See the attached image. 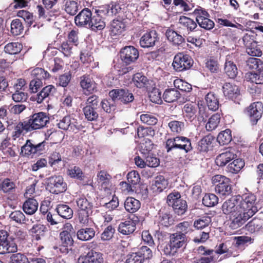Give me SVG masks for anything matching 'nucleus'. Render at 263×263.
<instances>
[{"mask_svg":"<svg viewBox=\"0 0 263 263\" xmlns=\"http://www.w3.org/2000/svg\"><path fill=\"white\" fill-rule=\"evenodd\" d=\"M240 195L232 196L224 201L221 206L223 214L231 215L229 227L232 230L237 229L246 223L244 217H242L243 216L242 210L240 209Z\"/></svg>","mask_w":263,"mask_h":263,"instance_id":"1","label":"nucleus"},{"mask_svg":"<svg viewBox=\"0 0 263 263\" xmlns=\"http://www.w3.org/2000/svg\"><path fill=\"white\" fill-rule=\"evenodd\" d=\"M120 10L119 6L116 4H110L101 7L99 10H96L95 14L92 16L89 24L88 28L95 32L102 30L106 26L103 15L112 16L116 15Z\"/></svg>","mask_w":263,"mask_h":263,"instance_id":"2","label":"nucleus"},{"mask_svg":"<svg viewBox=\"0 0 263 263\" xmlns=\"http://www.w3.org/2000/svg\"><path fill=\"white\" fill-rule=\"evenodd\" d=\"M240 209L242 210L243 217L246 222L258 211L257 208L255 205L256 198L254 194L249 193L242 196H240Z\"/></svg>","mask_w":263,"mask_h":263,"instance_id":"3","label":"nucleus"},{"mask_svg":"<svg viewBox=\"0 0 263 263\" xmlns=\"http://www.w3.org/2000/svg\"><path fill=\"white\" fill-rule=\"evenodd\" d=\"M165 148L167 153L175 149H179L187 153L193 149L191 139L186 137L179 136L167 139L165 143Z\"/></svg>","mask_w":263,"mask_h":263,"instance_id":"4","label":"nucleus"},{"mask_svg":"<svg viewBox=\"0 0 263 263\" xmlns=\"http://www.w3.org/2000/svg\"><path fill=\"white\" fill-rule=\"evenodd\" d=\"M74 233V229L70 223H66L64 226V230L60 234L61 245L60 251L64 254H68L72 251L73 240L72 235Z\"/></svg>","mask_w":263,"mask_h":263,"instance_id":"5","label":"nucleus"},{"mask_svg":"<svg viewBox=\"0 0 263 263\" xmlns=\"http://www.w3.org/2000/svg\"><path fill=\"white\" fill-rule=\"evenodd\" d=\"M186 236L181 235L179 233L170 234L169 243L163 249V252L166 255L174 256L178 250L186 245Z\"/></svg>","mask_w":263,"mask_h":263,"instance_id":"6","label":"nucleus"},{"mask_svg":"<svg viewBox=\"0 0 263 263\" xmlns=\"http://www.w3.org/2000/svg\"><path fill=\"white\" fill-rule=\"evenodd\" d=\"M217 194L222 196L230 195L232 193L230 179L224 176L216 175L212 178Z\"/></svg>","mask_w":263,"mask_h":263,"instance_id":"7","label":"nucleus"},{"mask_svg":"<svg viewBox=\"0 0 263 263\" xmlns=\"http://www.w3.org/2000/svg\"><path fill=\"white\" fill-rule=\"evenodd\" d=\"M77 204L78 207V219L81 223L87 224L89 221V217L92 213L93 204L86 198L82 197L77 199Z\"/></svg>","mask_w":263,"mask_h":263,"instance_id":"8","label":"nucleus"},{"mask_svg":"<svg viewBox=\"0 0 263 263\" xmlns=\"http://www.w3.org/2000/svg\"><path fill=\"white\" fill-rule=\"evenodd\" d=\"M166 202L169 206L173 208L174 212L178 215H183L187 210L186 201L181 198L178 192L170 193L167 197Z\"/></svg>","mask_w":263,"mask_h":263,"instance_id":"9","label":"nucleus"},{"mask_svg":"<svg viewBox=\"0 0 263 263\" xmlns=\"http://www.w3.org/2000/svg\"><path fill=\"white\" fill-rule=\"evenodd\" d=\"M26 119L31 132L42 129L49 123V117L44 112L34 113Z\"/></svg>","mask_w":263,"mask_h":263,"instance_id":"10","label":"nucleus"},{"mask_svg":"<svg viewBox=\"0 0 263 263\" xmlns=\"http://www.w3.org/2000/svg\"><path fill=\"white\" fill-rule=\"evenodd\" d=\"M109 96L112 101H119L124 105L129 104L135 99L130 90L127 88L114 89L109 92Z\"/></svg>","mask_w":263,"mask_h":263,"instance_id":"11","label":"nucleus"},{"mask_svg":"<svg viewBox=\"0 0 263 263\" xmlns=\"http://www.w3.org/2000/svg\"><path fill=\"white\" fill-rule=\"evenodd\" d=\"M47 186L51 193L54 194L65 192L67 189V183L61 175H54L47 179Z\"/></svg>","mask_w":263,"mask_h":263,"instance_id":"12","label":"nucleus"},{"mask_svg":"<svg viewBox=\"0 0 263 263\" xmlns=\"http://www.w3.org/2000/svg\"><path fill=\"white\" fill-rule=\"evenodd\" d=\"M193 63V61L190 56L183 53H178L174 58L172 66L176 71L181 72L190 69Z\"/></svg>","mask_w":263,"mask_h":263,"instance_id":"13","label":"nucleus"},{"mask_svg":"<svg viewBox=\"0 0 263 263\" xmlns=\"http://www.w3.org/2000/svg\"><path fill=\"white\" fill-rule=\"evenodd\" d=\"M9 233L5 231H0V254L16 252L17 250V245L11 240Z\"/></svg>","mask_w":263,"mask_h":263,"instance_id":"14","label":"nucleus"},{"mask_svg":"<svg viewBox=\"0 0 263 263\" xmlns=\"http://www.w3.org/2000/svg\"><path fill=\"white\" fill-rule=\"evenodd\" d=\"M139 51L133 46H127L122 48L120 52V59L126 65H130L139 58Z\"/></svg>","mask_w":263,"mask_h":263,"instance_id":"15","label":"nucleus"},{"mask_svg":"<svg viewBox=\"0 0 263 263\" xmlns=\"http://www.w3.org/2000/svg\"><path fill=\"white\" fill-rule=\"evenodd\" d=\"M245 112L252 124H256L262 116L263 104L261 102L252 103L246 108Z\"/></svg>","mask_w":263,"mask_h":263,"instance_id":"16","label":"nucleus"},{"mask_svg":"<svg viewBox=\"0 0 263 263\" xmlns=\"http://www.w3.org/2000/svg\"><path fill=\"white\" fill-rule=\"evenodd\" d=\"M242 40L248 54L253 57H260L262 55V51L257 46V42L254 40L252 35L246 34Z\"/></svg>","mask_w":263,"mask_h":263,"instance_id":"17","label":"nucleus"},{"mask_svg":"<svg viewBox=\"0 0 263 263\" xmlns=\"http://www.w3.org/2000/svg\"><path fill=\"white\" fill-rule=\"evenodd\" d=\"M46 142L45 141L38 144H33L31 140H27L24 145L21 148V154L23 156H30L40 153L45 149Z\"/></svg>","mask_w":263,"mask_h":263,"instance_id":"18","label":"nucleus"},{"mask_svg":"<svg viewBox=\"0 0 263 263\" xmlns=\"http://www.w3.org/2000/svg\"><path fill=\"white\" fill-rule=\"evenodd\" d=\"M103 254L94 250H90L86 255L78 258V263H103Z\"/></svg>","mask_w":263,"mask_h":263,"instance_id":"19","label":"nucleus"},{"mask_svg":"<svg viewBox=\"0 0 263 263\" xmlns=\"http://www.w3.org/2000/svg\"><path fill=\"white\" fill-rule=\"evenodd\" d=\"M159 40L157 32L155 30H152L141 37L140 44L143 48H149L156 45L159 42Z\"/></svg>","mask_w":263,"mask_h":263,"instance_id":"20","label":"nucleus"},{"mask_svg":"<svg viewBox=\"0 0 263 263\" xmlns=\"http://www.w3.org/2000/svg\"><path fill=\"white\" fill-rule=\"evenodd\" d=\"M92 12L88 8H84L75 16L76 25L80 27H87L92 18Z\"/></svg>","mask_w":263,"mask_h":263,"instance_id":"21","label":"nucleus"},{"mask_svg":"<svg viewBox=\"0 0 263 263\" xmlns=\"http://www.w3.org/2000/svg\"><path fill=\"white\" fill-rule=\"evenodd\" d=\"M59 128L63 130H69L72 132H76L80 128V125H78L77 120L70 116L64 117L58 124Z\"/></svg>","mask_w":263,"mask_h":263,"instance_id":"22","label":"nucleus"},{"mask_svg":"<svg viewBox=\"0 0 263 263\" xmlns=\"http://www.w3.org/2000/svg\"><path fill=\"white\" fill-rule=\"evenodd\" d=\"M236 157L237 156L233 149L227 148L225 152L216 157L215 163L218 166L222 167L235 159Z\"/></svg>","mask_w":263,"mask_h":263,"instance_id":"23","label":"nucleus"},{"mask_svg":"<svg viewBox=\"0 0 263 263\" xmlns=\"http://www.w3.org/2000/svg\"><path fill=\"white\" fill-rule=\"evenodd\" d=\"M225 97L235 101L240 96V90L238 86L231 83H226L222 87Z\"/></svg>","mask_w":263,"mask_h":263,"instance_id":"24","label":"nucleus"},{"mask_svg":"<svg viewBox=\"0 0 263 263\" xmlns=\"http://www.w3.org/2000/svg\"><path fill=\"white\" fill-rule=\"evenodd\" d=\"M80 86L84 90L92 93L97 90V84L89 74H84L80 78Z\"/></svg>","mask_w":263,"mask_h":263,"instance_id":"25","label":"nucleus"},{"mask_svg":"<svg viewBox=\"0 0 263 263\" xmlns=\"http://www.w3.org/2000/svg\"><path fill=\"white\" fill-rule=\"evenodd\" d=\"M245 229L250 233H263V219L254 217L245 225Z\"/></svg>","mask_w":263,"mask_h":263,"instance_id":"26","label":"nucleus"},{"mask_svg":"<svg viewBox=\"0 0 263 263\" xmlns=\"http://www.w3.org/2000/svg\"><path fill=\"white\" fill-rule=\"evenodd\" d=\"M179 33L171 29H168L165 33L166 36L168 40L172 43L174 45L178 46L185 43L184 37L180 34L182 33L183 35L185 36V33L181 32V30L179 31Z\"/></svg>","mask_w":263,"mask_h":263,"instance_id":"27","label":"nucleus"},{"mask_svg":"<svg viewBox=\"0 0 263 263\" xmlns=\"http://www.w3.org/2000/svg\"><path fill=\"white\" fill-rule=\"evenodd\" d=\"M196 23V21H194L193 20L185 16H181L179 20V24L180 25L179 30H181L182 28H186V32L184 33L187 35L190 32L196 31L195 29L197 27Z\"/></svg>","mask_w":263,"mask_h":263,"instance_id":"28","label":"nucleus"},{"mask_svg":"<svg viewBox=\"0 0 263 263\" xmlns=\"http://www.w3.org/2000/svg\"><path fill=\"white\" fill-rule=\"evenodd\" d=\"M206 104L210 110L216 111L219 106V98L217 94L210 91L206 94L204 98Z\"/></svg>","mask_w":263,"mask_h":263,"instance_id":"29","label":"nucleus"},{"mask_svg":"<svg viewBox=\"0 0 263 263\" xmlns=\"http://www.w3.org/2000/svg\"><path fill=\"white\" fill-rule=\"evenodd\" d=\"M47 232V228L46 226L40 223L33 225L29 230L31 235L37 241L44 238Z\"/></svg>","mask_w":263,"mask_h":263,"instance_id":"30","label":"nucleus"},{"mask_svg":"<svg viewBox=\"0 0 263 263\" xmlns=\"http://www.w3.org/2000/svg\"><path fill=\"white\" fill-rule=\"evenodd\" d=\"M56 89L52 85L44 87L42 90L37 94L35 100L38 103H42L43 101L50 96H52L55 92Z\"/></svg>","mask_w":263,"mask_h":263,"instance_id":"31","label":"nucleus"},{"mask_svg":"<svg viewBox=\"0 0 263 263\" xmlns=\"http://www.w3.org/2000/svg\"><path fill=\"white\" fill-rule=\"evenodd\" d=\"M215 254H224V257L229 258L232 256L235 257L238 256V252L235 250V248L234 247L233 245L230 248H228L226 244L222 243L219 245L218 249L215 251Z\"/></svg>","mask_w":263,"mask_h":263,"instance_id":"32","label":"nucleus"},{"mask_svg":"<svg viewBox=\"0 0 263 263\" xmlns=\"http://www.w3.org/2000/svg\"><path fill=\"white\" fill-rule=\"evenodd\" d=\"M96 232L92 228H84L79 230L77 232V238L81 241H86L92 239Z\"/></svg>","mask_w":263,"mask_h":263,"instance_id":"33","label":"nucleus"},{"mask_svg":"<svg viewBox=\"0 0 263 263\" xmlns=\"http://www.w3.org/2000/svg\"><path fill=\"white\" fill-rule=\"evenodd\" d=\"M168 185V181L162 175L156 176L152 183L153 190L158 193L162 192Z\"/></svg>","mask_w":263,"mask_h":263,"instance_id":"34","label":"nucleus"},{"mask_svg":"<svg viewBox=\"0 0 263 263\" xmlns=\"http://www.w3.org/2000/svg\"><path fill=\"white\" fill-rule=\"evenodd\" d=\"M38 209V202L37 200L33 198H29L26 200L23 205V210L27 215H33Z\"/></svg>","mask_w":263,"mask_h":263,"instance_id":"35","label":"nucleus"},{"mask_svg":"<svg viewBox=\"0 0 263 263\" xmlns=\"http://www.w3.org/2000/svg\"><path fill=\"white\" fill-rule=\"evenodd\" d=\"M136 228V223L133 220H126L119 224L118 231L120 233L127 235L132 234Z\"/></svg>","mask_w":263,"mask_h":263,"instance_id":"36","label":"nucleus"},{"mask_svg":"<svg viewBox=\"0 0 263 263\" xmlns=\"http://www.w3.org/2000/svg\"><path fill=\"white\" fill-rule=\"evenodd\" d=\"M224 72L228 77L233 79L236 77L238 73L236 64L228 59H226L225 62Z\"/></svg>","mask_w":263,"mask_h":263,"instance_id":"37","label":"nucleus"},{"mask_svg":"<svg viewBox=\"0 0 263 263\" xmlns=\"http://www.w3.org/2000/svg\"><path fill=\"white\" fill-rule=\"evenodd\" d=\"M31 132L29 127L26 119L23 121L19 122L14 127L13 132V137L14 139L18 138L23 134Z\"/></svg>","mask_w":263,"mask_h":263,"instance_id":"38","label":"nucleus"},{"mask_svg":"<svg viewBox=\"0 0 263 263\" xmlns=\"http://www.w3.org/2000/svg\"><path fill=\"white\" fill-rule=\"evenodd\" d=\"M197 107L195 104L187 103L183 106L182 111L184 117L190 121H192L196 117Z\"/></svg>","mask_w":263,"mask_h":263,"instance_id":"39","label":"nucleus"},{"mask_svg":"<svg viewBox=\"0 0 263 263\" xmlns=\"http://www.w3.org/2000/svg\"><path fill=\"white\" fill-rule=\"evenodd\" d=\"M162 97L165 102L173 103L180 97V93L176 88H168L164 91Z\"/></svg>","mask_w":263,"mask_h":263,"instance_id":"40","label":"nucleus"},{"mask_svg":"<svg viewBox=\"0 0 263 263\" xmlns=\"http://www.w3.org/2000/svg\"><path fill=\"white\" fill-rule=\"evenodd\" d=\"M141 206L140 202L133 198L128 197L124 202V208L125 210L130 213H133L137 211Z\"/></svg>","mask_w":263,"mask_h":263,"instance_id":"41","label":"nucleus"},{"mask_svg":"<svg viewBox=\"0 0 263 263\" xmlns=\"http://www.w3.org/2000/svg\"><path fill=\"white\" fill-rule=\"evenodd\" d=\"M98 181L101 187L105 190L111 186V176L105 171H100L97 175Z\"/></svg>","mask_w":263,"mask_h":263,"instance_id":"42","label":"nucleus"},{"mask_svg":"<svg viewBox=\"0 0 263 263\" xmlns=\"http://www.w3.org/2000/svg\"><path fill=\"white\" fill-rule=\"evenodd\" d=\"M133 81L135 86L139 88L148 87L149 85L148 79L141 73L135 74L133 78Z\"/></svg>","mask_w":263,"mask_h":263,"instance_id":"43","label":"nucleus"},{"mask_svg":"<svg viewBox=\"0 0 263 263\" xmlns=\"http://www.w3.org/2000/svg\"><path fill=\"white\" fill-rule=\"evenodd\" d=\"M214 140V137L209 134L202 138L198 144L197 148L200 152H208L209 146L211 145Z\"/></svg>","mask_w":263,"mask_h":263,"instance_id":"44","label":"nucleus"},{"mask_svg":"<svg viewBox=\"0 0 263 263\" xmlns=\"http://www.w3.org/2000/svg\"><path fill=\"white\" fill-rule=\"evenodd\" d=\"M99 109L92 108L90 106H85L83 111L85 119L88 121H96L99 117L98 110Z\"/></svg>","mask_w":263,"mask_h":263,"instance_id":"45","label":"nucleus"},{"mask_svg":"<svg viewBox=\"0 0 263 263\" xmlns=\"http://www.w3.org/2000/svg\"><path fill=\"white\" fill-rule=\"evenodd\" d=\"M56 211L59 216L65 219H70L73 215L72 210L66 204L58 205L56 208Z\"/></svg>","mask_w":263,"mask_h":263,"instance_id":"46","label":"nucleus"},{"mask_svg":"<svg viewBox=\"0 0 263 263\" xmlns=\"http://www.w3.org/2000/svg\"><path fill=\"white\" fill-rule=\"evenodd\" d=\"M228 165L227 171L233 174H236L245 166V162L241 159H234Z\"/></svg>","mask_w":263,"mask_h":263,"instance_id":"47","label":"nucleus"},{"mask_svg":"<svg viewBox=\"0 0 263 263\" xmlns=\"http://www.w3.org/2000/svg\"><path fill=\"white\" fill-rule=\"evenodd\" d=\"M79 5L73 0H67L64 3V10L67 13L74 15L79 10Z\"/></svg>","mask_w":263,"mask_h":263,"instance_id":"48","label":"nucleus"},{"mask_svg":"<svg viewBox=\"0 0 263 263\" xmlns=\"http://www.w3.org/2000/svg\"><path fill=\"white\" fill-rule=\"evenodd\" d=\"M247 65L249 69L256 70L259 72L263 70V62L255 58H250L247 61Z\"/></svg>","mask_w":263,"mask_h":263,"instance_id":"49","label":"nucleus"},{"mask_svg":"<svg viewBox=\"0 0 263 263\" xmlns=\"http://www.w3.org/2000/svg\"><path fill=\"white\" fill-rule=\"evenodd\" d=\"M177 232L180 235L186 236V235L192 231V224L190 222L183 221L178 223L176 227Z\"/></svg>","mask_w":263,"mask_h":263,"instance_id":"50","label":"nucleus"},{"mask_svg":"<svg viewBox=\"0 0 263 263\" xmlns=\"http://www.w3.org/2000/svg\"><path fill=\"white\" fill-rule=\"evenodd\" d=\"M217 140L221 145L229 144L232 140L231 130L227 129L219 133L217 136Z\"/></svg>","mask_w":263,"mask_h":263,"instance_id":"51","label":"nucleus"},{"mask_svg":"<svg viewBox=\"0 0 263 263\" xmlns=\"http://www.w3.org/2000/svg\"><path fill=\"white\" fill-rule=\"evenodd\" d=\"M221 117L219 114L216 113L213 115L209 119L205 125L206 129L208 131L214 130L219 124Z\"/></svg>","mask_w":263,"mask_h":263,"instance_id":"52","label":"nucleus"},{"mask_svg":"<svg viewBox=\"0 0 263 263\" xmlns=\"http://www.w3.org/2000/svg\"><path fill=\"white\" fill-rule=\"evenodd\" d=\"M22 45L18 42H12L7 44L4 48L5 51L10 54H15L21 52Z\"/></svg>","mask_w":263,"mask_h":263,"instance_id":"53","label":"nucleus"},{"mask_svg":"<svg viewBox=\"0 0 263 263\" xmlns=\"http://www.w3.org/2000/svg\"><path fill=\"white\" fill-rule=\"evenodd\" d=\"M153 148V143L151 140L146 139L144 142L141 143L139 146V152L142 157H145L146 155H149Z\"/></svg>","mask_w":263,"mask_h":263,"instance_id":"54","label":"nucleus"},{"mask_svg":"<svg viewBox=\"0 0 263 263\" xmlns=\"http://www.w3.org/2000/svg\"><path fill=\"white\" fill-rule=\"evenodd\" d=\"M218 202V198L214 194H206L202 198V203L206 206L212 207Z\"/></svg>","mask_w":263,"mask_h":263,"instance_id":"55","label":"nucleus"},{"mask_svg":"<svg viewBox=\"0 0 263 263\" xmlns=\"http://www.w3.org/2000/svg\"><path fill=\"white\" fill-rule=\"evenodd\" d=\"M31 77L32 79L41 80H45L46 79L49 78V74L44 69L41 68H35L31 71Z\"/></svg>","mask_w":263,"mask_h":263,"instance_id":"56","label":"nucleus"},{"mask_svg":"<svg viewBox=\"0 0 263 263\" xmlns=\"http://www.w3.org/2000/svg\"><path fill=\"white\" fill-rule=\"evenodd\" d=\"M248 90L253 98L258 99L263 91V84H252Z\"/></svg>","mask_w":263,"mask_h":263,"instance_id":"57","label":"nucleus"},{"mask_svg":"<svg viewBox=\"0 0 263 263\" xmlns=\"http://www.w3.org/2000/svg\"><path fill=\"white\" fill-rule=\"evenodd\" d=\"M125 25L120 21L113 20L111 23L110 31L114 35L121 33L124 30Z\"/></svg>","mask_w":263,"mask_h":263,"instance_id":"58","label":"nucleus"},{"mask_svg":"<svg viewBox=\"0 0 263 263\" xmlns=\"http://www.w3.org/2000/svg\"><path fill=\"white\" fill-rule=\"evenodd\" d=\"M136 252L141 258L143 262L145 259H150L153 256L152 250L147 246H142L140 247L138 249Z\"/></svg>","mask_w":263,"mask_h":263,"instance_id":"59","label":"nucleus"},{"mask_svg":"<svg viewBox=\"0 0 263 263\" xmlns=\"http://www.w3.org/2000/svg\"><path fill=\"white\" fill-rule=\"evenodd\" d=\"M23 30V26L20 20L15 19L11 24V32L14 35H18Z\"/></svg>","mask_w":263,"mask_h":263,"instance_id":"60","label":"nucleus"},{"mask_svg":"<svg viewBox=\"0 0 263 263\" xmlns=\"http://www.w3.org/2000/svg\"><path fill=\"white\" fill-rule=\"evenodd\" d=\"M159 223L164 227H168L173 224L174 220L170 214L161 213L159 217Z\"/></svg>","mask_w":263,"mask_h":263,"instance_id":"61","label":"nucleus"},{"mask_svg":"<svg viewBox=\"0 0 263 263\" xmlns=\"http://www.w3.org/2000/svg\"><path fill=\"white\" fill-rule=\"evenodd\" d=\"M196 21L201 28L206 30H211L215 25L213 21L209 19V18H202L201 17H199Z\"/></svg>","mask_w":263,"mask_h":263,"instance_id":"62","label":"nucleus"},{"mask_svg":"<svg viewBox=\"0 0 263 263\" xmlns=\"http://www.w3.org/2000/svg\"><path fill=\"white\" fill-rule=\"evenodd\" d=\"M141 121L149 125H154L157 124L158 119L153 115L149 113L142 114L140 116Z\"/></svg>","mask_w":263,"mask_h":263,"instance_id":"63","label":"nucleus"},{"mask_svg":"<svg viewBox=\"0 0 263 263\" xmlns=\"http://www.w3.org/2000/svg\"><path fill=\"white\" fill-rule=\"evenodd\" d=\"M211 221L210 217H202L194 221V226L197 229H202L208 227Z\"/></svg>","mask_w":263,"mask_h":263,"instance_id":"64","label":"nucleus"}]
</instances>
